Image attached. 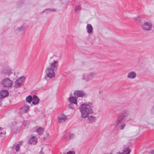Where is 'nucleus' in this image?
<instances>
[{
    "label": "nucleus",
    "mask_w": 154,
    "mask_h": 154,
    "mask_svg": "<svg viewBox=\"0 0 154 154\" xmlns=\"http://www.w3.org/2000/svg\"><path fill=\"white\" fill-rule=\"evenodd\" d=\"M93 103H89L88 104H82L79 108L82 117L85 119L88 118V120L91 122H95L96 120L95 117L92 116H89L93 113Z\"/></svg>",
    "instance_id": "f257e3e1"
},
{
    "label": "nucleus",
    "mask_w": 154,
    "mask_h": 154,
    "mask_svg": "<svg viewBox=\"0 0 154 154\" xmlns=\"http://www.w3.org/2000/svg\"><path fill=\"white\" fill-rule=\"evenodd\" d=\"M128 111L126 110H124L123 111L121 114L117 118L115 125V128H116L122 121H128L130 120L129 119L128 120H126V119L128 117Z\"/></svg>",
    "instance_id": "f03ea898"
},
{
    "label": "nucleus",
    "mask_w": 154,
    "mask_h": 154,
    "mask_svg": "<svg viewBox=\"0 0 154 154\" xmlns=\"http://www.w3.org/2000/svg\"><path fill=\"white\" fill-rule=\"evenodd\" d=\"M141 28L143 30L149 31L151 29L152 32H154V27H152V23L149 22H144L142 25Z\"/></svg>",
    "instance_id": "7ed1b4c3"
},
{
    "label": "nucleus",
    "mask_w": 154,
    "mask_h": 154,
    "mask_svg": "<svg viewBox=\"0 0 154 154\" xmlns=\"http://www.w3.org/2000/svg\"><path fill=\"white\" fill-rule=\"evenodd\" d=\"M25 77L24 76H22L18 79L15 82L14 87L18 88L23 85V82L25 81Z\"/></svg>",
    "instance_id": "20e7f679"
},
{
    "label": "nucleus",
    "mask_w": 154,
    "mask_h": 154,
    "mask_svg": "<svg viewBox=\"0 0 154 154\" xmlns=\"http://www.w3.org/2000/svg\"><path fill=\"white\" fill-rule=\"evenodd\" d=\"M2 84L4 87H10L12 86L13 83L10 79L5 78L2 80Z\"/></svg>",
    "instance_id": "39448f33"
},
{
    "label": "nucleus",
    "mask_w": 154,
    "mask_h": 154,
    "mask_svg": "<svg viewBox=\"0 0 154 154\" xmlns=\"http://www.w3.org/2000/svg\"><path fill=\"white\" fill-rule=\"evenodd\" d=\"M54 70L51 68H48L45 70L46 75L50 78H52L55 76V74L54 72Z\"/></svg>",
    "instance_id": "423d86ee"
},
{
    "label": "nucleus",
    "mask_w": 154,
    "mask_h": 154,
    "mask_svg": "<svg viewBox=\"0 0 154 154\" xmlns=\"http://www.w3.org/2000/svg\"><path fill=\"white\" fill-rule=\"evenodd\" d=\"M26 26L24 24L20 27H17L14 30V32L16 33L22 35L24 32Z\"/></svg>",
    "instance_id": "0eeeda50"
},
{
    "label": "nucleus",
    "mask_w": 154,
    "mask_h": 154,
    "mask_svg": "<svg viewBox=\"0 0 154 154\" xmlns=\"http://www.w3.org/2000/svg\"><path fill=\"white\" fill-rule=\"evenodd\" d=\"M9 94V92L7 90H2L0 91V103L2 99L7 97Z\"/></svg>",
    "instance_id": "6e6552de"
},
{
    "label": "nucleus",
    "mask_w": 154,
    "mask_h": 154,
    "mask_svg": "<svg viewBox=\"0 0 154 154\" xmlns=\"http://www.w3.org/2000/svg\"><path fill=\"white\" fill-rule=\"evenodd\" d=\"M58 122L59 123H61L64 122L67 119L66 116L64 114H61L59 116Z\"/></svg>",
    "instance_id": "1a4fd4ad"
},
{
    "label": "nucleus",
    "mask_w": 154,
    "mask_h": 154,
    "mask_svg": "<svg viewBox=\"0 0 154 154\" xmlns=\"http://www.w3.org/2000/svg\"><path fill=\"white\" fill-rule=\"evenodd\" d=\"M74 95L77 97H83L85 95V93L81 91H75L74 93Z\"/></svg>",
    "instance_id": "9d476101"
},
{
    "label": "nucleus",
    "mask_w": 154,
    "mask_h": 154,
    "mask_svg": "<svg viewBox=\"0 0 154 154\" xmlns=\"http://www.w3.org/2000/svg\"><path fill=\"white\" fill-rule=\"evenodd\" d=\"M32 100V103L33 105L37 104L39 102V99L36 95L33 96Z\"/></svg>",
    "instance_id": "9b49d317"
},
{
    "label": "nucleus",
    "mask_w": 154,
    "mask_h": 154,
    "mask_svg": "<svg viewBox=\"0 0 154 154\" xmlns=\"http://www.w3.org/2000/svg\"><path fill=\"white\" fill-rule=\"evenodd\" d=\"M28 142L29 144H35L37 142V139H35V137L33 136L29 139Z\"/></svg>",
    "instance_id": "f8f14e48"
},
{
    "label": "nucleus",
    "mask_w": 154,
    "mask_h": 154,
    "mask_svg": "<svg viewBox=\"0 0 154 154\" xmlns=\"http://www.w3.org/2000/svg\"><path fill=\"white\" fill-rule=\"evenodd\" d=\"M82 79L85 80V82H88L91 80L89 74L87 73H84L82 75Z\"/></svg>",
    "instance_id": "ddd939ff"
},
{
    "label": "nucleus",
    "mask_w": 154,
    "mask_h": 154,
    "mask_svg": "<svg viewBox=\"0 0 154 154\" xmlns=\"http://www.w3.org/2000/svg\"><path fill=\"white\" fill-rule=\"evenodd\" d=\"M51 69H53L54 70H55L57 69V67L58 65V62L56 60H54L51 64Z\"/></svg>",
    "instance_id": "4468645a"
},
{
    "label": "nucleus",
    "mask_w": 154,
    "mask_h": 154,
    "mask_svg": "<svg viewBox=\"0 0 154 154\" xmlns=\"http://www.w3.org/2000/svg\"><path fill=\"white\" fill-rule=\"evenodd\" d=\"M136 76V73L134 71H132L128 74L127 77L128 78L133 79L135 78Z\"/></svg>",
    "instance_id": "2eb2a0df"
},
{
    "label": "nucleus",
    "mask_w": 154,
    "mask_h": 154,
    "mask_svg": "<svg viewBox=\"0 0 154 154\" xmlns=\"http://www.w3.org/2000/svg\"><path fill=\"white\" fill-rule=\"evenodd\" d=\"M69 101L71 103H74L75 104H77V100L76 97H69Z\"/></svg>",
    "instance_id": "dca6fc26"
},
{
    "label": "nucleus",
    "mask_w": 154,
    "mask_h": 154,
    "mask_svg": "<svg viewBox=\"0 0 154 154\" xmlns=\"http://www.w3.org/2000/svg\"><path fill=\"white\" fill-rule=\"evenodd\" d=\"M86 28L88 33L91 34L92 32L93 28L91 24H88L86 27Z\"/></svg>",
    "instance_id": "f3484780"
},
{
    "label": "nucleus",
    "mask_w": 154,
    "mask_h": 154,
    "mask_svg": "<svg viewBox=\"0 0 154 154\" xmlns=\"http://www.w3.org/2000/svg\"><path fill=\"white\" fill-rule=\"evenodd\" d=\"M29 109V106L27 105H24L22 108V112L23 113L27 112Z\"/></svg>",
    "instance_id": "a211bd4d"
},
{
    "label": "nucleus",
    "mask_w": 154,
    "mask_h": 154,
    "mask_svg": "<svg viewBox=\"0 0 154 154\" xmlns=\"http://www.w3.org/2000/svg\"><path fill=\"white\" fill-rule=\"evenodd\" d=\"M131 152V149L128 148H125L123 149V154H129Z\"/></svg>",
    "instance_id": "6ab92c4d"
},
{
    "label": "nucleus",
    "mask_w": 154,
    "mask_h": 154,
    "mask_svg": "<svg viewBox=\"0 0 154 154\" xmlns=\"http://www.w3.org/2000/svg\"><path fill=\"white\" fill-rule=\"evenodd\" d=\"M67 135L69 136V138L68 140H70V139L73 138V137L74 136V134H66L64 136V138H65L66 140H67L68 139Z\"/></svg>",
    "instance_id": "aec40b11"
},
{
    "label": "nucleus",
    "mask_w": 154,
    "mask_h": 154,
    "mask_svg": "<svg viewBox=\"0 0 154 154\" xmlns=\"http://www.w3.org/2000/svg\"><path fill=\"white\" fill-rule=\"evenodd\" d=\"M36 131L39 134H41L44 132V129L42 128H39L36 130Z\"/></svg>",
    "instance_id": "412c9836"
},
{
    "label": "nucleus",
    "mask_w": 154,
    "mask_h": 154,
    "mask_svg": "<svg viewBox=\"0 0 154 154\" xmlns=\"http://www.w3.org/2000/svg\"><path fill=\"white\" fill-rule=\"evenodd\" d=\"M32 97L31 95H29L26 98V101L29 103H30L32 101Z\"/></svg>",
    "instance_id": "4be33fe9"
},
{
    "label": "nucleus",
    "mask_w": 154,
    "mask_h": 154,
    "mask_svg": "<svg viewBox=\"0 0 154 154\" xmlns=\"http://www.w3.org/2000/svg\"><path fill=\"white\" fill-rule=\"evenodd\" d=\"M5 74L9 76L11 74H12L11 70L10 69H6L5 70Z\"/></svg>",
    "instance_id": "5701e85b"
},
{
    "label": "nucleus",
    "mask_w": 154,
    "mask_h": 154,
    "mask_svg": "<svg viewBox=\"0 0 154 154\" xmlns=\"http://www.w3.org/2000/svg\"><path fill=\"white\" fill-rule=\"evenodd\" d=\"M96 74V73L94 72H90L89 73V75L91 80L93 78V77L95 76Z\"/></svg>",
    "instance_id": "b1692460"
},
{
    "label": "nucleus",
    "mask_w": 154,
    "mask_h": 154,
    "mask_svg": "<svg viewBox=\"0 0 154 154\" xmlns=\"http://www.w3.org/2000/svg\"><path fill=\"white\" fill-rule=\"evenodd\" d=\"M68 107L69 108H71L73 109H74V107L73 104L71 103L68 104Z\"/></svg>",
    "instance_id": "393cba45"
},
{
    "label": "nucleus",
    "mask_w": 154,
    "mask_h": 154,
    "mask_svg": "<svg viewBox=\"0 0 154 154\" xmlns=\"http://www.w3.org/2000/svg\"><path fill=\"white\" fill-rule=\"evenodd\" d=\"M14 146L15 148L16 151L17 152H18L19 151L20 148L19 144H17Z\"/></svg>",
    "instance_id": "a878e982"
},
{
    "label": "nucleus",
    "mask_w": 154,
    "mask_h": 154,
    "mask_svg": "<svg viewBox=\"0 0 154 154\" xmlns=\"http://www.w3.org/2000/svg\"><path fill=\"white\" fill-rule=\"evenodd\" d=\"M81 7L80 6H77L75 7V11L76 12L81 10Z\"/></svg>",
    "instance_id": "bb28decb"
},
{
    "label": "nucleus",
    "mask_w": 154,
    "mask_h": 154,
    "mask_svg": "<svg viewBox=\"0 0 154 154\" xmlns=\"http://www.w3.org/2000/svg\"><path fill=\"white\" fill-rule=\"evenodd\" d=\"M135 20L137 22H140L141 20V18L138 17H136L134 18Z\"/></svg>",
    "instance_id": "cd10ccee"
},
{
    "label": "nucleus",
    "mask_w": 154,
    "mask_h": 154,
    "mask_svg": "<svg viewBox=\"0 0 154 154\" xmlns=\"http://www.w3.org/2000/svg\"><path fill=\"white\" fill-rule=\"evenodd\" d=\"M125 126H126L125 124V123H123L121 125L120 129L121 130L123 129H124V128L125 127Z\"/></svg>",
    "instance_id": "c85d7f7f"
},
{
    "label": "nucleus",
    "mask_w": 154,
    "mask_h": 154,
    "mask_svg": "<svg viewBox=\"0 0 154 154\" xmlns=\"http://www.w3.org/2000/svg\"><path fill=\"white\" fill-rule=\"evenodd\" d=\"M5 134H6V132L5 131H3V132L1 131L0 133V136H3Z\"/></svg>",
    "instance_id": "c756f323"
},
{
    "label": "nucleus",
    "mask_w": 154,
    "mask_h": 154,
    "mask_svg": "<svg viewBox=\"0 0 154 154\" xmlns=\"http://www.w3.org/2000/svg\"><path fill=\"white\" fill-rule=\"evenodd\" d=\"M75 152L73 151H69L67 152V154H75Z\"/></svg>",
    "instance_id": "7c9ffc66"
},
{
    "label": "nucleus",
    "mask_w": 154,
    "mask_h": 154,
    "mask_svg": "<svg viewBox=\"0 0 154 154\" xmlns=\"http://www.w3.org/2000/svg\"><path fill=\"white\" fill-rule=\"evenodd\" d=\"M40 154H44V152L42 151V149L41 151L40 152Z\"/></svg>",
    "instance_id": "2f4dec72"
},
{
    "label": "nucleus",
    "mask_w": 154,
    "mask_h": 154,
    "mask_svg": "<svg viewBox=\"0 0 154 154\" xmlns=\"http://www.w3.org/2000/svg\"><path fill=\"white\" fill-rule=\"evenodd\" d=\"M150 153H151V154H154V150H153L151 151L150 152Z\"/></svg>",
    "instance_id": "473e14b6"
},
{
    "label": "nucleus",
    "mask_w": 154,
    "mask_h": 154,
    "mask_svg": "<svg viewBox=\"0 0 154 154\" xmlns=\"http://www.w3.org/2000/svg\"><path fill=\"white\" fill-rule=\"evenodd\" d=\"M50 10L51 11H56V10H55V9H52V10Z\"/></svg>",
    "instance_id": "72a5a7b5"
},
{
    "label": "nucleus",
    "mask_w": 154,
    "mask_h": 154,
    "mask_svg": "<svg viewBox=\"0 0 154 154\" xmlns=\"http://www.w3.org/2000/svg\"><path fill=\"white\" fill-rule=\"evenodd\" d=\"M116 154H123V153H121L120 152H117Z\"/></svg>",
    "instance_id": "f704fd0d"
},
{
    "label": "nucleus",
    "mask_w": 154,
    "mask_h": 154,
    "mask_svg": "<svg viewBox=\"0 0 154 154\" xmlns=\"http://www.w3.org/2000/svg\"><path fill=\"white\" fill-rule=\"evenodd\" d=\"M49 10V9H45V10H44V11H43L42 12H43V13H44V12H45V10Z\"/></svg>",
    "instance_id": "c9c22d12"
},
{
    "label": "nucleus",
    "mask_w": 154,
    "mask_h": 154,
    "mask_svg": "<svg viewBox=\"0 0 154 154\" xmlns=\"http://www.w3.org/2000/svg\"><path fill=\"white\" fill-rule=\"evenodd\" d=\"M18 131V130H17L16 131V133L17 132V131Z\"/></svg>",
    "instance_id": "e433bc0d"
}]
</instances>
